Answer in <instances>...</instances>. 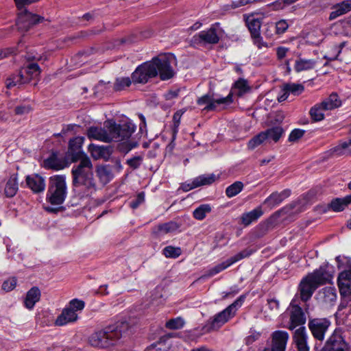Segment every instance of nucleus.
Listing matches in <instances>:
<instances>
[{
	"instance_id": "dca6fc26",
	"label": "nucleus",
	"mask_w": 351,
	"mask_h": 351,
	"mask_svg": "<svg viewBox=\"0 0 351 351\" xmlns=\"http://www.w3.org/2000/svg\"><path fill=\"white\" fill-rule=\"evenodd\" d=\"M338 287L342 295L351 296V271H343L338 277Z\"/></svg>"
},
{
	"instance_id": "e433bc0d",
	"label": "nucleus",
	"mask_w": 351,
	"mask_h": 351,
	"mask_svg": "<svg viewBox=\"0 0 351 351\" xmlns=\"http://www.w3.org/2000/svg\"><path fill=\"white\" fill-rule=\"evenodd\" d=\"M97 174L101 182L104 184L108 183L113 177L110 169L106 166L99 167L97 169Z\"/></svg>"
},
{
	"instance_id": "7ed1b4c3",
	"label": "nucleus",
	"mask_w": 351,
	"mask_h": 351,
	"mask_svg": "<svg viewBox=\"0 0 351 351\" xmlns=\"http://www.w3.org/2000/svg\"><path fill=\"white\" fill-rule=\"evenodd\" d=\"M74 191L82 197L89 196L96 191L93 166L90 159L83 155L79 164L71 171Z\"/></svg>"
},
{
	"instance_id": "09e8293b",
	"label": "nucleus",
	"mask_w": 351,
	"mask_h": 351,
	"mask_svg": "<svg viewBox=\"0 0 351 351\" xmlns=\"http://www.w3.org/2000/svg\"><path fill=\"white\" fill-rule=\"evenodd\" d=\"M184 322L181 317L171 319L166 322V328L171 330L180 329L184 326Z\"/></svg>"
},
{
	"instance_id": "e2e57ef3",
	"label": "nucleus",
	"mask_w": 351,
	"mask_h": 351,
	"mask_svg": "<svg viewBox=\"0 0 351 351\" xmlns=\"http://www.w3.org/2000/svg\"><path fill=\"white\" fill-rule=\"evenodd\" d=\"M248 4H251L250 0H237L232 1L230 7L232 9H235Z\"/></svg>"
},
{
	"instance_id": "c85d7f7f",
	"label": "nucleus",
	"mask_w": 351,
	"mask_h": 351,
	"mask_svg": "<svg viewBox=\"0 0 351 351\" xmlns=\"http://www.w3.org/2000/svg\"><path fill=\"white\" fill-rule=\"evenodd\" d=\"M263 214L261 206L255 209L243 213L241 217V222L244 226H249L252 222L256 221Z\"/></svg>"
},
{
	"instance_id": "6e6d98bb",
	"label": "nucleus",
	"mask_w": 351,
	"mask_h": 351,
	"mask_svg": "<svg viewBox=\"0 0 351 351\" xmlns=\"http://www.w3.org/2000/svg\"><path fill=\"white\" fill-rule=\"evenodd\" d=\"M289 27V25L286 20H280L276 23V32L278 34L285 33Z\"/></svg>"
},
{
	"instance_id": "4d7b16f0",
	"label": "nucleus",
	"mask_w": 351,
	"mask_h": 351,
	"mask_svg": "<svg viewBox=\"0 0 351 351\" xmlns=\"http://www.w3.org/2000/svg\"><path fill=\"white\" fill-rule=\"evenodd\" d=\"M143 161V157L141 156H134L127 160V164L134 169L140 167Z\"/></svg>"
},
{
	"instance_id": "72a5a7b5",
	"label": "nucleus",
	"mask_w": 351,
	"mask_h": 351,
	"mask_svg": "<svg viewBox=\"0 0 351 351\" xmlns=\"http://www.w3.org/2000/svg\"><path fill=\"white\" fill-rule=\"evenodd\" d=\"M326 110H332L341 105V101L336 93H332L328 98L321 102Z\"/></svg>"
},
{
	"instance_id": "9d476101",
	"label": "nucleus",
	"mask_w": 351,
	"mask_h": 351,
	"mask_svg": "<svg viewBox=\"0 0 351 351\" xmlns=\"http://www.w3.org/2000/svg\"><path fill=\"white\" fill-rule=\"evenodd\" d=\"M232 102V94L230 93L226 97L215 99L213 97L209 94H206L203 95L202 97L198 98L197 100V104L199 106H204L205 107L204 108V110L211 111L214 110L216 108L217 104H230Z\"/></svg>"
},
{
	"instance_id": "de8ad7c7",
	"label": "nucleus",
	"mask_w": 351,
	"mask_h": 351,
	"mask_svg": "<svg viewBox=\"0 0 351 351\" xmlns=\"http://www.w3.org/2000/svg\"><path fill=\"white\" fill-rule=\"evenodd\" d=\"M182 253L180 247H176L171 245L165 247L163 249V254L167 258H178Z\"/></svg>"
},
{
	"instance_id": "7c9ffc66",
	"label": "nucleus",
	"mask_w": 351,
	"mask_h": 351,
	"mask_svg": "<svg viewBox=\"0 0 351 351\" xmlns=\"http://www.w3.org/2000/svg\"><path fill=\"white\" fill-rule=\"evenodd\" d=\"M84 139L81 137H76L69 141V149L71 152H76V154L73 156V160L80 161V158L83 155L86 156L84 153L81 152L80 148L83 143Z\"/></svg>"
},
{
	"instance_id": "a18cd8bd",
	"label": "nucleus",
	"mask_w": 351,
	"mask_h": 351,
	"mask_svg": "<svg viewBox=\"0 0 351 351\" xmlns=\"http://www.w3.org/2000/svg\"><path fill=\"white\" fill-rule=\"evenodd\" d=\"M243 188V184L241 182L237 181L227 187L226 194L228 197H232L239 194Z\"/></svg>"
},
{
	"instance_id": "aec40b11",
	"label": "nucleus",
	"mask_w": 351,
	"mask_h": 351,
	"mask_svg": "<svg viewBox=\"0 0 351 351\" xmlns=\"http://www.w3.org/2000/svg\"><path fill=\"white\" fill-rule=\"evenodd\" d=\"M77 319V315L72 308H65L55 321V325L64 326L67 324L75 322Z\"/></svg>"
},
{
	"instance_id": "8fccbe9b",
	"label": "nucleus",
	"mask_w": 351,
	"mask_h": 351,
	"mask_svg": "<svg viewBox=\"0 0 351 351\" xmlns=\"http://www.w3.org/2000/svg\"><path fill=\"white\" fill-rule=\"evenodd\" d=\"M304 89V86L299 84H287L285 85V90H287L289 93L294 95L301 94Z\"/></svg>"
},
{
	"instance_id": "37998d69",
	"label": "nucleus",
	"mask_w": 351,
	"mask_h": 351,
	"mask_svg": "<svg viewBox=\"0 0 351 351\" xmlns=\"http://www.w3.org/2000/svg\"><path fill=\"white\" fill-rule=\"evenodd\" d=\"M131 84L132 80L128 77H117L114 83L113 88L115 91H121L129 87Z\"/></svg>"
},
{
	"instance_id": "58836bf2",
	"label": "nucleus",
	"mask_w": 351,
	"mask_h": 351,
	"mask_svg": "<svg viewBox=\"0 0 351 351\" xmlns=\"http://www.w3.org/2000/svg\"><path fill=\"white\" fill-rule=\"evenodd\" d=\"M325 108L322 103L315 105L311 108L310 110V114L311 118L315 121H319L324 119V111H326Z\"/></svg>"
},
{
	"instance_id": "69168bd1",
	"label": "nucleus",
	"mask_w": 351,
	"mask_h": 351,
	"mask_svg": "<svg viewBox=\"0 0 351 351\" xmlns=\"http://www.w3.org/2000/svg\"><path fill=\"white\" fill-rule=\"evenodd\" d=\"M14 52V48L0 49V60L6 58L8 55L12 54Z\"/></svg>"
},
{
	"instance_id": "393cba45",
	"label": "nucleus",
	"mask_w": 351,
	"mask_h": 351,
	"mask_svg": "<svg viewBox=\"0 0 351 351\" xmlns=\"http://www.w3.org/2000/svg\"><path fill=\"white\" fill-rule=\"evenodd\" d=\"M351 10V0L343 1L337 3L332 7V11L329 16L330 20L335 19L336 18L346 14Z\"/></svg>"
},
{
	"instance_id": "4be33fe9",
	"label": "nucleus",
	"mask_w": 351,
	"mask_h": 351,
	"mask_svg": "<svg viewBox=\"0 0 351 351\" xmlns=\"http://www.w3.org/2000/svg\"><path fill=\"white\" fill-rule=\"evenodd\" d=\"M66 162L62 158H60L56 153H52L43 162V166L46 169L60 170L66 167Z\"/></svg>"
},
{
	"instance_id": "a878e982",
	"label": "nucleus",
	"mask_w": 351,
	"mask_h": 351,
	"mask_svg": "<svg viewBox=\"0 0 351 351\" xmlns=\"http://www.w3.org/2000/svg\"><path fill=\"white\" fill-rule=\"evenodd\" d=\"M310 278L317 284V286L325 284L330 280L332 276L325 268L320 267L313 273L308 274Z\"/></svg>"
},
{
	"instance_id": "5701e85b",
	"label": "nucleus",
	"mask_w": 351,
	"mask_h": 351,
	"mask_svg": "<svg viewBox=\"0 0 351 351\" xmlns=\"http://www.w3.org/2000/svg\"><path fill=\"white\" fill-rule=\"evenodd\" d=\"M290 194L291 191L289 189H285L280 193L274 192L265 199L263 204L270 208H272L280 204L285 199L288 197Z\"/></svg>"
},
{
	"instance_id": "4468645a",
	"label": "nucleus",
	"mask_w": 351,
	"mask_h": 351,
	"mask_svg": "<svg viewBox=\"0 0 351 351\" xmlns=\"http://www.w3.org/2000/svg\"><path fill=\"white\" fill-rule=\"evenodd\" d=\"M318 287L317 284L310 278L308 275L306 278L302 280L299 285V291L300 294V298L303 302L308 300L313 292Z\"/></svg>"
},
{
	"instance_id": "6ab92c4d",
	"label": "nucleus",
	"mask_w": 351,
	"mask_h": 351,
	"mask_svg": "<svg viewBox=\"0 0 351 351\" xmlns=\"http://www.w3.org/2000/svg\"><path fill=\"white\" fill-rule=\"evenodd\" d=\"M289 335L285 331L277 330L272 334V348L275 351H285Z\"/></svg>"
},
{
	"instance_id": "9b49d317",
	"label": "nucleus",
	"mask_w": 351,
	"mask_h": 351,
	"mask_svg": "<svg viewBox=\"0 0 351 351\" xmlns=\"http://www.w3.org/2000/svg\"><path fill=\"white\" fill-rule=\"evenodd\" d=\"M295 302L296 300L293 299L290 304L291 310L289 325L288 326L289 330H293L297 326H301L306 322V317L302 308Z\"/></svg>"
},
{
	"instance_id": "0e129e2a",
	"label": "nucleus",
	"mask_w": 351,
	"mask_h": 351,
	"mask_svg": "<svg viewBox=\"0 0 351 351\" xmlns=\"http://www.w3.org/2000/svg\"><path fill=\"white\" fill-rule=\"evenodd\" d=\"M145 195L144 193H140L138 194L136 200L131 202L130 206L133 208H137L140 204L144 201Z\"/></svg>"
},
{
	"instance_id": "2f4dec72",
	"label": "nucleus",
	"mask_w": 351,
	"mask_h": 351,
	"mask_svg": "<svg viewBox=\"0 0 351 351\" xmlns=\"http://www.w3.org/2000/svg\"><path fill=\"white\" fill-rule=\"evenodd\" d=\"M19 189L17 177L16 174L12 175L6 182L4 193L7 197H14Z\"/></svg>"
},
{
	"instance_id": "39448f33",
	"label": "nucleus",
	"mask_w": 351,
	"mask_h": 351,
	"mask_svg": "<svg viewBox=\"0 0 351 351\" xmlns=\"http://www.w3.org/2000/svg\"><path fill=\"white\" fill-rule=\"evenodd\" d=\"M244 296H240L232 304L229 305L221 312L217 314L212 319L210 325V330H218L221 326L226 323L230 318L233 317L244 300Z\"/></svg>"
},
{
	"instance_id": "f257e3e1",
	"label": "nucleus",
	"mask_w": 351,
	"mask_h": 351,
	"mask_svg": "<svg viewBox=\"0 0 351 351\" xmlns=\"http://www.w3.org/2000/svg\"><path fill=\"white\" fill-rule=\"evenodd\" d=\"M135 131V126L130 122L123 124H117L112 120L104 123L101 127H90L87 131V136L90 139H95L105 143L111 141H123L119 145V149L124 152H128L137 146V143L128 141Z\"/></svg>"
},
{
	"instance_id": "1a4fd4ad",
	"label": "nucleus",
	"mask_w": 351,
	"mask_h": 351,
	"mask_svg": "<svg viewBox=\"0 0 351 351\" xmlns=\"http://www.w3.org/2000/svg\"><path fill=\"white\" fill-rule=\"evenodd\" d=\"M330 325V322L326 318H314L308 321V328L313 336L319 341L324 340Z\"/></svg>"
},
{
	"instance_id": "3c124183",
	"label": "nucleus",
	"mask_w": 351,
	"mask_h": 351,
	"mask_svg": "<svg viewBox=\"0 0 351 351\" xmlns=\"http://www.w3.org/2000/svg\"><path fill=\"white\" fill-rule=\"evenodd\" d=\"M184 111L178 110L173 114V139H176V134L178 132V127L180 123V119L184 114Z\"/></svg>"
},
{
	"instance_id": "680f3d73",
	"label": "nucleus",
	"mask_w": 351,
	"mask_h": 351,
	"mask_svg": "<svg viewBox=\"0 0 351 351\" xmlns=\"http://www.w3.org/2000/svg\"><path fill=\"white\" fill-rule=\"evenodd\" d=\"M289 51V49L285 47H278L276 49V56L279 60H282L286 57L287 53Z\"/></svg>"
},
{
	"instance_id": "bf43d9fd",
	"label": "nucleus",
	"mask_w": 351,
	"mask_h": 351,
	"mask_svg": "<svg viewBox=\"0 0 351 351\" xmlns=\"http://www.w3.org/2000/svg\"><path fill=\"white\" fill-rule=\"evenodd\" d=\"M31 110L32 107L29 105L18 106L14 109L15 114L18 115L28 114Z\"/></svg>"
},
{
	"instance_id": "5fc2aeb1",
	"label": "nucleus",
	"mask_w": 351,
	"mask_h": 351,
	"mask_svg": "<svg viewBox=\"0 0 351 351\" xmlns=\"http://www.w3.org/2000/svg\"><path fill=\"white\" fill-rule=\"evenodd\" d=\"M16 285V279L15 278H11L4 281L2 285V289L8 292L13 290Z\"/></svg>"
},
{
	"instance_id": "ddd939ff",
	"label": "nucleus",
	"mask_w": 351,
	"mask_h": 351,
	"mask_svg": "<svg viewBox=\"0 0 351 351\" xmlns=\"http://www.w3.org/2000/svg\"><path fill=\"white\" fill-rule=\"evenodd\" d=\"M348 346L338 333H333L327 340L322 351H346Z\"/></svg>"
},
{
	"instance_id": "0eeeda50",
	"label": "nucleus",
	"mask_w": 351,
	"mask_h": 351,
	"mask_svg": "<svg viewBox=\"0 0 351 351\" xmlns=\"http://www.w3.org/2000/svg\"><path fill=\"white\" fill-rule=\"evenodd\" d=\"M44 21L43 16L29 12L26 8L19 10L16 26L19 31L26 32L34 25L42 23Z\"/></svg>"
},
{
	"instance_id": "a19ab883",
	"label": "nucleus",
	"mask_w": 351,
	"mask_h": 351,
	"mask_svg": "<svg viewBox=\"0 0 351 351\" xmlns=\"http://www.w3.org/2000/svg\"><path fill=\"white\" fill-rule=\"evenodd\" d=\"M179 226L174 221L160 224L158 226V232L160 234H165L177 230Z\"/></svg>"
},
{
	"instance_id": "f3484780",
	"label": "nucleus",
	"mask_w": 351,
	"mask_h": 351,
	"mask_svg": "<svg viewBox=\"0 0 351 351\" xmlns=\"http://www.w3.org/2000/svg\"><path fill=\"white\" fill-rule=\"evenodd\" d=\"M26 184L36 193L43 192L45 189V180L38 174H32L26 177Z\"/></svg>"
},
{
	"instance_id": "13d9d810",
	"label": "nucleus",
	"mask_w": 351,
	"mask_h": 351,
	"mask_svg": "<svg viewBox=\"0 0 351 351\" xmlns=\"http://www.w3.org/2000/svg\"><path fill=\"white\" fill-rule=\"evenodd\" d=\"M304 134V130L300 129H295L293 130L289 136V141L290 142H295L298 141L299 138L303 136Z\"/></svg>"
},
{
	"instance_id": "49530a36",
	"label": "nucleus",
	"mask_w": 351,
	"mask_h": 351,
	"mask_svg": "<svg viewBox=\"0 0 351 351\" xmlns=\"http://www.w3.org/2000/svg\"><path fill=\"white\" fill-rule=\"evenodd\" d=\"M329 153L332 156H339L344 154H350V152H348L346 141L339 143L336 147L330 149Z\"/></svg>"
},
{
	"instance_id": "79ce46f5",
	"label": "nucleus",
	"mask_w": 351,
	"mask_h": 351,
	"mask_svg": "<svg viewBox=\"0 0 351 351\" xmlns=\"http://www.w3.org/2000/svg\"><path fill=\"white\" fill-rule=\"evenodd\" d=\"M234 87L236 90H237V95L239 97H242L244 94L250 90V87L247 84V81L243 78L239 79L234 83Z\"/></svg>"
},
{
	"instance_id": "603ef678",
	"label": "nucleus",
	"mask_w": 351,
	"mask_h": 351,
	"mask_svg": "<svg viewBox=\"0 0 351 351\" xmlns=\"http://www.w3.org/2000/svg\"><path fill=\"white\" fill-rule=\"evenodd\" d=\"M344 43L340 44L339 46H333L331 49L332 51H334V53L332 54H326L324 56V58L329 60H335L337 58L339 54L341 52V49L343 47Z\"/></svg>"
},
{
	"instance_id": "774afa93",
	"label": "nucleus",
	"mask_w": 351,
	"mask_h": 351,
	"mask_svg": "<svg viewBox=\"0 0 351 351\" xmlns=\"http://www.w3.org/2000/svg\"><path fill=\"white\" fill-rule=\"evenodd\" d=\"M180 90H169L167 94H166V99H172L173 98H176L178 96V93H179Z\"/></svg>"
},
{
	"instance_id": "473e14b6",
	"label": "nucleus",
	"mask_w": 351,
	"mask_h": 351,
	"mask_svg": "<svg viewBox=\"0 0 351 351\" xmlns=\"http://www.w3.org/2000/svg\"><path fill=\"white\" fill-rule=\"evenodd\" d=\"M28 80L25 79V74L22 70L17 74L10 75L5 81V86L8 88H11L16 85H21L27 83Z\"/></svg>"
},
{
	"instance_id": "a211bd4d",
	"label": "nucleus",
	"mask_w": 351,
	"mask_h": 351,
	"mask_svg": "<svg viewBox=\"0 0 351 351\" xmlns=\"http://www.w3.org/2000/svg\"><path fill=\"white\" fill-rule=\"evenodd\" d=\"M246 24L250 32L252 38L254 39V42L258 44V47H260L261 41L262 40L260 34L261 21L253 16H248L246 19Z\"/></svg>"
},
{
	"instance_id": "bb28decb",
	"label": "nucleus",
	"mask_w": 351,
	"mask_h": 351,
	"mask_svg": "<svg viewBox=\"0 0 351 351\" xmlns=\"http://www.w3.org/2000/svg\"><path fill=\"white\" fill-rule=\"evenodd\" d=\"M40 291L37 287L30 289L27 294L24 301L25 306L28 309H32L35 304L40 300Z\"/></svg>"
},
{
	"instance_id": "c9c22d12",
	"label": "nucleus",
	"mask_w": 351,
	"mask_h": 351,
	"mask_svg": "<svg viewBox=\"0 0 351 351\" xmlns=\"http://www.w3.org/2000/svg\"><path fill=\"white\" fill-rule=\"evenodd\" d=\"M349 204H351V195L344 198H337L332 200L330 204V207L332 210L339 212L343 210Z\"/></svg>"
},
{
	"instance_id": "c03bdc74",
	"label": "nucleus",
	"mask_w": 351,
	"mask_h": 351,
	"mask_svg": "<svg viewBox=\"0 0 351 351\" xmlns=\"http://www.w3.org/2000/svg\"><path fill=\"white\" fill-rule=\"evenodd\" d=\"M266 134L263 132H260L258 134L254 136L247 144V147L250 149H254L258 145L267 143Z\"/></svg>"
},
{
	"instance_id": "c756f323",
	"label": "nucleus",
	"mask_w": 351,
	"mask_h": 351,
	"mask_svg": "<svg viewBox=\"0 0 351 351\" xmlns=\"http://www.w3.org/2000/svg\"><path fill=\"white\" fill-rule=\"evenodd\" d=\"M89 151L95 159L101 158L108 159L110 156V149L108 147L90 145L89 146Z\"/></svg>"
},
{
	"instance_id": "ea45409f",
	"label": "nucleus",
	"mask_w": 351,
	"mask_h": 351,
	"mask_svg": "<svg viewBox=\"0 0 351 351\" xmlns=\"http://www.w3.org/2000/svg\"><path fill=\"white\" fill-rule=\"evenodd\" d=\"M210 211L211 207L209 204H202L193 211V217L197 220H203Z\"/></svg>"
},
{
	"instance_id": "4c0bfd02",
	"label": "nucleus",
	"mask_w": 351,
	"mask_h": 351,
	"mask_svg": "<svg viewBox=\"0 0 351 351\" xmlns=\"http://www.w3.org/2000/svg\"><path fill=\"white\" fill-rule=\"evenodd\" d=\"M22 71H23L24 74L25 73V79L28 80V82L33 78L38 76L40 73V67L36 63L29 64Z\"/></svg>"
},
{
	"instance_id": "2eb2a0df",
	"label": "nucleus",
	"mask_w": 351,
	"mask_h": 351,
	"mask_svg": "<svg viewBox=\"0 0 351 351\" xmlns=\"http://www.w3.org/2000/svg\"><path fill=\"white\" fill-rule=\"evenodd\" d=\"M216 179L217 176L214 174L202 175L195 178L191 183L182 184L181 189L184 191H189L201 186L211 184Z\"/></svg>"
},
{
	"instance_id": "864d4df0",
	"label": "nucleus",
	"mask_w": 351,
	"mask_h": 351,
	"mask_svg": "<svg viewBox=\"0 0 351 351\" xmlns=\"http://www.w3.org/2000/svg\"><path fill=\"white\" fill-rule=\"evenodd\" d=\"M85 304L82 300L77 299L72 300L69 303V308H72L75 312L82 311L84 308Z\"/></svg>"
},
{
	"instance_id": "cd10ccee",
	"label": "nucleus",
	"mask_w": 351,
	"mask_h": 351,
	"mask_svg": "<svg viewBox=\"0 0 351 351\" xmlns=\"http://www.w3.org/2000/svg\"><path fill=\"white\" fill-rule=\"evenodd\" d=\"M316 61L313 59H305L298 57L294 64V70L297 73L309 71L315 67Z\"/></svg>"
},
{
	"instance_id": "338daca9",
	"label": "nucleus",
	"mask_w": 351,
	"mask_h": 351,
	"mask_svg": "<svg viewBox=\"0 0 351 351\" xmlns=\"http://www.w3.org/2000/svg\"><path fill=\"white\" fill-rule=\"evenodd\" d=\"M269 308L271 311H277L279 308V302L275 299H270L267 300Z\"/></svg>"
},
{
	"instance_id": "20e7f679",
	"label": "nucleus",
	"mask_w": 351,
	"mask_h": 351,
	"mask_svg": "<svg viewBox=\"0 0 351 351\" xmlns=\"http://www.w3.org/2000/svg\"><path fill=\"white\" fill-rule=\"evenodd\" d=\"M66 195L67 186L65 176L56 175L50 177L46 201L51 205L60 206L64 203Z\"/></svg>"
},
{
	"instance_id": "f704fd0d",
	"label": "nucleus",
	"mask_w": 351,
	"mask_h": 351,
	"mask_svg": "<svg viewBox=\"0 0 351 351\" xmlns=\"http://www.w3.org/2000/svg\"><path fill=\"white\" fill-rule=\"evenodd\" d=\"M263 133L266 134L267 143L273 141L276 143L280 138L283 134V129L280 126L274 127L264 131Z\"/></svg>"
},
{
	"instance_id": "f03ea898",
	"label": "nucleus",
	"mask_w": 351,
	"mask_h": 351,
	"mask_svg": "<svg viewBox=\"0 0 351 351\" xmlns=\"http://www.w3.org/2000/svg\"><path fill=\"white\" fill-rule=\"evenodd\" d=\"M174 61L175 57L172 54L160 55L154 58L151 62L136 68L132 75V82L145 84L149 78L156 77L158 73L161 80H169L175 74L171 65Z\"/></svg>"
},
{
	"instance_id": "6e6552de",
	"label": "nucleus",
	"mask_w": 351,
	"mask_h": 351,
	"mask_svg": "<svg viewBox=\"0 0 351 351\" xmlns=\"http://www.w3.org/2000/svg\"><path fill=\"white\" fill-rule=\"evenodd\" d=\"M253 250L251 249H245L240 252L237 253L234 256L229 258L226 261L218 264L213 267V268L208 270L202 278H209L211 277L221 271L226 269L232 264L239 261L240 260L249 257L251 254H252Z\"/></svg>"
},
{
	"instance_id": "423d86ee",
	"label": "nucleus",
	"mask_w": 351,
	"mask_h": 351,
	"mask_svg": "<svg viewBox=\"0 0 351 351\" xmlns=\"http://www.w3.org/2000/svg\"><path fill=\"white\" fill-rule=\"evenodd\" d=\"M222 29L219 24L216 23L207 30H204L193 37V42L195 44H217L222 36Z\"/></svg>"
},
{
	"instance_id": "f8f14e48",
	"label": "nucleus",
	"mask_w": 351,
	"mask_h": 351,
	"mask_svg": "<svg viewBox=\"0 0 351 351\" xmlns=\"http://www.w3.org/2000/svg\"><path fill=\"white\" fill-rule=\"evenodd\" d=\"M127 328V324L120 322L103 329L107 339L110 340V346L113 345L116 341L121 339Z\"/></svg>"
},
{
	"instance_id": "b1692460",
	"label": "nucleus",
	"mask_w": 351,
	"mask_h": 351,
	"mask_svg": "<svg viewBox=\"0 0 351 351\" xmlns=\"http://www.w3.org/2000/svg\"><path fill=\"white\" fill-rule=\"evenodd\" d=\"M89 343L97 348H104L110 346V340L107 339L104 330L93 333L89 337Z\"/></svg>"
},
{
	"instance_id": "412c9836",
	"label": "nucleus",
	"mask_w": 351,
	"mask_h": 351,
	"mask_svg": "<svg viewBox=\"0 0 351 351\" xmlns=\"http://www.w3.org/2000/svg\"><path fill=\"white\" fill-rule=\"evenodd\" d=\"M306 339L307 335L305 327L300 326L295 330L293 340L299 351H308L309 348L307 346Z\"/></svg>"
},
{
	"instance_id": "052dcab7",
	"label": "nucleus",
	"mask_w": 351,
	"mask_h": 351,
	"mask_svg": "<svg viewBox=\"0 0 351 351\" xmlns=\"http://www.w3.org/2000/svg\"><path fill=\"white\" fill-rule=\"evenodd\" d=\"M320 294H323L324 297H328L329 300L333 301L336 300V294L335 291L331 288H324Z\"/></svg>"
}]
</instances>
